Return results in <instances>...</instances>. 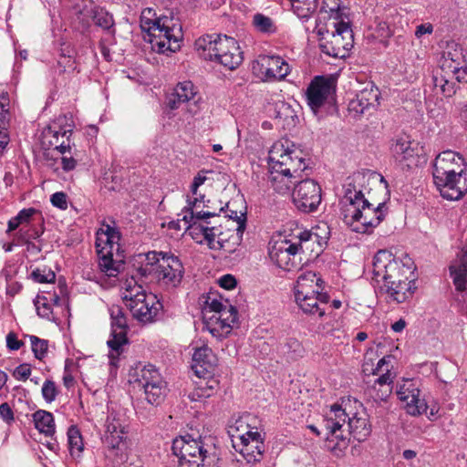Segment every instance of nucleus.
Listing matches in <instances>:
<instances>
[{"instance_id": "f257e3e1", "label": "nucleus", "mask_w": 467, "mask_h": 467, "mask_svg": "<svg viewBox=\"0 0 467 467\" xmlns=\"http://www.w3.org/2000/svg\"><path fill=\"white\" fill-rule=\"evenodd\" d=\"M354 404L355 409L360 410L351 412L348 411L347 405L342 408L335 404L323 420L326 446L337 457L342 456L348 448L350 435L358 441H364L371 434V425L362 404L357 400Z\"/></svg>"}, {"instance_id": "f03ea898", "label": "nucleus", "mask_w": 467, "mask_h": 467, "mask_svg": "<svg viewBox=\"0 0 467 467\" xmlns=\"http://www.w3.org/2000/svg\"><path fill=\"white\" fill-rule=\"evenodd\" d=\"M349 179L351 182L346 185L342 200L344 221L355 232L369 233L384 219L385 204L379 202L374 206L365 199L362 190L357 186L365 182V175L357 173Z\"/></svg>"}, {"instance_id": "7ed1b4c3", "label": "nucleus", "mask_w": 467, "mask_h": 467, "mask_svg": "<svg viewBox=\"0 0 467 467\" xmlns=\"http://www.w3.org/2000/svg\"><path fill=\"white\" fill-rule=\"evenodd\" d=\"M268 182L274 190L281 194L290 191L292 184L302 178V173L308 169L300 150H293L289 141H275L268 152Z\"/></svg>"}, {"instance_id": "20e7f679", "label": "nucleus", "mask_w": 467, "mask_h": 467, "mask_svg": "<svg viewBox=\"0 0 467 467\" xmlns=\"http://www.w3.org/2000/svg\"><path fill=\"white\" fill-rule=\"evenodd\" d=\"M463 166L464 160L452 150H445L435 158L433 182L444 199L459 200L467 191L465 182H462Z\"/></svg>"}, {"instance_id": "39448f33", "label": "nucleus", "mask_w": 467, "mask_h": 467, "mask_svg": "<svg viewBox=\"0 0 467 467\" xmlns=\"http://www.w3.org/2000/svg\"><path fill=\"white\" fill-rule=\"evenodd\" d=\"M140 27L149 36L151 48L160 53H174L181 48L182 27L171 18L159 17L152 8H145L140 15Z\"/></svg>"}, {"instance_id": "423d86ee", "label": "nucleus", "mask_w": 467, "mask_h": 467, "mask_svg": "<svg viewBox=\"0 0 467 467\" xmlns=\"http://www.w3.org/2000/svg\"><path fill=\"white\" fill-rule=\"evenodd\" d=\"M171 450L179 459L178 467H218L219 456L212 437L180 436L173 440Z\"/></svg>"}, {"instance_id": "0eeeda50", "label": "nucleus", "mask_w": 467, "mask_h": 467, "mask_svg": "<svg viewBox=\"0 0 467 467\" xmlns=\"http://www.w3.org/2000/svg\"><path fill=\"white\" fill-rule=\"evenodd\" d=\"M194 47L201 57L217 61L230 70L239 67L243 61L237 41L227 36L206 35L199 37Z\"/></svg>"}, {"instance_id": "6e6552de", "label": "nucleus", "mask_w": 467, "mask_h": 467, "mask_svg": "<svg viewBox=\"0 0 467 467\" xmlns=\"http://www.w3.org/2000/svg\"><path fill=\"white\" fill-rule=\"evenodd\" d=\"M296 238L297 242L286 239L277 241L271 247L269 256L278 267L286 271L298 268L302 254L311 249L310 244H320L319 235L311 231H302Z\"/></svg>"}, {"instance_id": "1a4fd4ad", "label": "nucleus", "mask_w": 467, "mask_h": 467, "mask_svg": "<svg viewBox=\"0 0 467 467\" xmlns=\"http://www.w3.org/2000/svg\"><path fill=\"white\" fill-rule=\"evenodd\" d=\"M202 314L203 329L219 339L226 337L231 333L238 318L234 306L212 296L205 299Z\"/></svg>"}, {"instance_id": "9d476101", "label": "nucleus", "mask_w": 467, "mask_h": 467, "mask_svg": "<svg viewBox=\"0 0 467 467\" xmlns=\"http://www.w3.org/2000/svg\"><path fill=\"white\" fill-rule=\"evenodd\" d=\"M120 234L115 227L103 224L97 232L96 248L99 256V266L109 277H115L124 269V262L115 259L114 251H119Z\"/></svg>"}, {"instance_id": "9b49d317", "label": "nucleus", "mask_w": 467, "mask_h": 467, "mask_svg": "<svg viewBox=\"0 0 467 467\" xmlns=\"http://www.w3.org/2000/svg\"><path fill=\"white\" fill-rule=\"evenodd\" d=\"M146 261L143 275L153 273L159 283L171 287H176L181 284L183 266L177 256L153 251L146 254Z\"/></svg>"}, {"instance_id": "f8f14e48", "label": "nucleus", "mask_w": 467, "mask_h": 467, "mask_svg": "<svg viewBox=\"0 0 467 467\" xmlns=\"http://www.w3.org/2000/svg\"><path fill=\"white\" fill-rule=\"evenodd\" d=\"M373 279L377 283L382 282V289L386 285H395L408 280V274H411L410 267L394 258L393 254L386 250L379 251L373 258Z\"/></svg>"}, {"instance_id": "ddd939ff", "label": "nucleus", "mask_w": 467, "mask_h": 467, "mask_svg": "<svg viewBox=\"0 0 467 467\" xmlns=\"http://www.w3.org/2000/svg\"><path fill=\"white\" fill-rule=\"evenodd\" d=\"M106 430L102 438L107 449L120 460H123L125 453L130 445V440L128 437L129 425L127 420L119 411L111 410L107 417Z\"/></svg>"}, {"instance_id": "4468645a", "label": "nucleus", "mask_w": 467, "mask_h": 467, "mask_svg": "<svg viewBox=\"0 0 467 467\" xmlns=\"http://www.w3.org/2000/svg\"><path fill=\"white\" fill-rule=\"evenodd\" d=\"M135 382L143 389L144 399L149 404L160 405L167 394V384L152 365L144 366L137 372Z\"/></svg>"}, {"instance_id": "2eb2a0df", "label": "nucleus", "mask_w": 467, "mask_h": 467, "mask_svg": "<svg viewBox=\"0 0 467 467\" xmlns=\"http://www.w3.org/2000/svg\"><path fill=\"white\" fill-rule=\"evenodd\" d=\"M252 70L262 81L275 82L285 79L291 67L280 56L260 55L253 62Z\"/></svg>"}, {"instance_id": "dca6fc26", "label": "nucleus", "mask_w": 467, "mask_h": 467, "mask_svg": "<svg viewBox=\"0 0 467 467\" xmlns=\"http://www.w3.org/2000/svg\"><path fill=\"white\" fill-rule=\"evenodd\" d=\"M66 118H58L42 132L41 145L45 150L65 154L70 150L69 137L72 134L70 124L63 125Z\"/></svg>"}, {"instance_id": "f3484780", "label": "nucleus", "mask_w": 467, "mask_h": 467, "mask_svg": "<svg viewBox=\"0 0 467 467\" xmlns=\"http://www.w3.org/2000/svg\"><path fill=\"white\" fill-rule=\"evenodd\" d=\"M399 400L404 404L406 412L411 416L426 413L428 405L420 397V382L416 379H404L397 386Z\"/></svg>"}, {"instance_id": "a211bd4d", "label": "nucleus", "mask_w": 467, "mask_h": 467, "mask_svg": "<svg viewBox=\"0 0 467 467\" xmlns=\"http://www.w3.org/2000/svg\"><path fill=\"white\" fill-rule=\"evenodd\" d=\"M234 435L233 446L249 463L260 462L265 450L264 439L257 431H246Z\"/></svg>"}, {"instance_id": "6ab92c4d", "label": "nucleus", "mask_w": 467, "mask_h": 467, "mask_svg": "<svg viewBox=\"0 0 467 467\" xmlns=\"http://www.w3.org/2000/svg\"><path fill=\"white\" fill-rule=\"evenodd\" d=\"M292 198L298 210L304 213L314 212L321 202V188L314 180L302 177L295 185Z\"/></svg>"}, {"instance_id": "aec40b11", "label": "nucleus", "mask_w": 467, "mask_h": 467, "mask_svg": "<svg viewBox=\"0 0 467 467\" xmlns=\"http://www.w3.org/2000/svg\"><path fill=\"white\" fill-rule=\"evenodd\" d=\"M334 93V80L324 76H317L311 80L306 92L307 105L317 114L332 99Z\"/></svg>"}, {"instance_id": "412c9836", "label": "nucleus", "mask_w": 467, "mask_h": 467, "mask_svg": "<svg viewBox=\"0 0 467 467\" xmlns=\"http://www.w3.org/2000/svg\"><path fill=\"white\" fill-rule=\"evenodd\" d=\"M201 100L197 87L190 80L179 82L172 92L167 96L166 105L171 110L178 109L182 104L194 105Z\"/></svg>"}, {"instance_id": "4be33fe9", "label": "nucleus", "mask_w": 467, "mask_h": 467, "mask_svg": "<svg viewBox=\"0 0 467 467\" xmlns=\"http://www.w3.org/2000/svg\"><path fill=\"white\" fill-rule=\"evenodd\" d=\"M133 317L138 321L147 324L156 321L162 309L161 303L157 299L156 296L149 294L146 298L134 303L129 307Z\"/></svg>"}, {"instance_id": "5701e85b", "label": "nucleus", "mask_w": 467, "mask_h": 467, "mask_svg": "<svg viewBox=\"0 0 467 467\" xmlns=\"http://www.w3.org/2000/svg\"><path fill=\"white\" fill-rule=\"evenodd\" d=\"M295 300L298 307L307 315H317L319 318L323 317L327 312V305L329 296L327 293H311L295 295Z\"/></svg>"}, {"instance_id": "b1692460", "label": "nucleus", "mask_w": 467, "mask_h": 467, "mask_svg": "<svg viewBox=\"0 0 467 467\" xmlns=\"http://www.w3.org/2000/svg\"><path fill=\"white\" fill-rule=\"evenodd\" d=\"M392 356H385L380 358L376 365V375H379L374 381L372 389H376V387L383 388L381 394H377V399L380 400H386L392 392V383L395 378V374L391 372L393 365H391Z\"/></svg>"}, {"instance_id": "393cba45", "label": "nucleus", "mask_w": 467, "mask_h": 467, "mask_svg": "<svg viewBox=\"0 0 467 467\" xmlns=\"http://www.w3.org/2000/svg\"><path fill=\"white\" fill-rule=\"evenodd\" d=\"M217 358L207 346L196 348L192 355V368L198 378L213 374Z\"/></svg>"}, {"instance_id": "a878e982", "label": "nucleus", "mask_w": 467, "mask_h": 467, "mask_svg": "<svg viewBox=\"0 0 467 467\" xmlns=\"http://www.w3.org/2000/svg\"><path fill=\"white\" fill-rule=\"evenodd\" d=\"M192 198H187V206L184 207L182 213L179 214L182 216V221L192 222L194 219H208L210 217L216 216L217 213L214 212L198 210V207H207L206 202L209 201L205 200V196L197 192V195H192Z\"/></svg>"}, {"instance_id": "bb28decb", "label": "nucleus", "mask_w": 467, "mask_h": 467, "mask_svg": "<svg viewBox=\"0 0 467 467\" xmlns=\"http://www.w3.org/2000/svg\"><path fill=\"white\" fill-rule=\"evenodd\" d=\"M391 150L395 159L400 162H407L408 167L418 162L420 148L416 142L400 138L392 145Z\"/></svg>"}, {"instance_id": "cd10ccee", "label": "nucleus", "mask_w": 467, "mask_h": 467, "mask_svg": "<svg viewBox=\"0 0 467 467\" xmlns=\"http://www.w3.org/2000/svg\"><path fill=\"white\" fill-rule=\"evenodd\" d=\"M379 99V92L376 89H363L356 95L348 103V112L354 118L360 117L370 107H374Z\"/></svg>"}, {"instance_id": "c85d7f7f", "label": "nucleus", "mask_w": 467, "mask_h": 467, "mask_svg": "<svg viewBox=\"0 0 467 467\" xmlns=\"http://www.w3.org/2000/svg\"><path fill=\"white\" fill-rule=\"evenodd\" d=\"M219 389V380L213 377V374L199 378L195 382L194 389L189 394L192 401H200L213 396Z\"/></svg>"}, {"instance_id": "c756f323", "label": "nucleus", "mask_w": 467, "mask_h": 467, "mask_svg": "<svg viewBox=\"0 0 467 467\" xmlns=\"http://www.w3.org/2000/svg\"><path fill=\"white\" fill-rule=\"evenodd\" d=\"M323 280L315 272L302 273L296 280L294 288L295 295L318 293L322 289Z\"/></svg>"}, {"instance_id": "7c9ffc66", "label": "nucleus", "mask_w": 467, "mask_h": 467, "mask_svg": "<svg viewBox=\"0 0 467 467\" xmlns=\"http://www.w3.org/2000/svg\"><path fill=\"white\" fill-rule=\"evenodd\" d=\"M464 61L462 49L456 44L448 45L443 51L440 68L442 72H451V68H457L460 64H464Z\"/></svg>"}, {"instance_id": "2f4dec72", "label": "nucleus", "mask_w": 467, "mask_h": 467, "mask_svg": "<svg viewBox=\"0 0 467 467\" xmlns=\"http://www.w3.org/2000/svg\"><path fill=\"white\" fill-rule=\"evenodd\" d=\"M107 344L109 348V364L117 367L119 358L123 352V347L128 344L127 332L111 330L110 338Z\"/></svg>"}, {"instance_id": "473e14b6", "label": "nucleus", "mask_w": 467, "mask_h": 467, "mask_svg": "<svg viewBox=\"0 0 467 467\" xmlns=\"http://www.w3.org/2000/svg\"><path fill=\"white\" fill-rule=\"evenodd\" d=\"M349 43H344V36L331 34V40L320 44L323 53L332 57H344L348 49Z\"/></svg>"}, {"instance_id": "72a5a7b5", "label": "nucleus", "mask_w": 467, "mask_h": 467, "mask_svg": "<svg viewBox=\"0 0 467 467\" xmlns=\"http://www.w3.org/2000/svg\"><path fill=\"white\" fill-rule=\"evenodd\" d=\"M148 295L149 294L145 293L142 286L139 285L134 278H131L126 280L121 296L126 306L130 307L137 302V299L140 298V300H142L146 298Z\"/></svg>"}, {"instance_id": "f704fd0d", "label": "nucleus", "mask_w": 467, "mask_h": 467, "mask_svg": "<svg viewBox=\"0 0 467 467\" xmlns=\"http://www.w3.org/2000/svg\"><path fill=\"white\" fill-rule=\"evenodd\" d=\"M432 82L436 89H439L444 97H451L456 92V80L440 69L432 77Z\"/></svg>"}, {"instance_id": "c9c22d12", "label": "nucleus", "mask_w": 467, "mask_h": 467, "mask_svg": "<svg viewBox=\"0 0 467 467\" xmlns=\"http://www.w3.org/2000/svg\"><path fill=\"white\" fill-rule=\"evenodd\" d=\"M33 420L36 429L46 436H52L55 433V422L52 413L39 410L33 414Z\"/></svg>"}, {"instance_id": "e433bc0d", "label": "nucleus", "mask_w": 467, "mask_h": 467, "mask_svg": "<svg viewBox=\"0 0 467 467\" xmlns=\"http://www.w3.org/2000/svg\"><path fill=\"white\" fill-rule=\"evenodd\" d=\"M410 284L411 281L408 279L395 285H386L385 291L393 301L402 303L413 293Z\"/></svg>"}, {"instance_id": "4c0bfd02", "label": "nucleus", "mask_w": 467, "mask_h": 467, "mask_svg": "<svg viewBox=\"0 0 467 467\" xmlns=\"http://www.w3.org/2000/svg\"><path fill=\"white\" fill-rule=\"evenodd\" d=\"M9 98L7 94L0 96V154L4 152L8 145L9 137L5 132V124L8 121Z\"/></svg>"}, {"instance_id": "58836bf2", "label": "nucleus", "mask_w": 467, "mask_h": 467, "mask_svg": "<svg viewBox=\"0 0 467 467\" xmlns=\"http://www.w3.org/2000/svg\"><path fill=\"white\" fill-rule=\"evenodd\" d=\"M293 12L302 20H308L317 8V0H287Z\"/></svg>"}, {"instance_id": "ea45409f", "label": "nucleus", "mask_w": 467, "mask_h": 467, "mask_svg": "<svg viewBox=\"0 0 467 467\" xmlns=\"http://www.w3.org/2000/svg\"><path fill=\"white\" fill-rule=\"evenodd\" d=\"M450 275L452 278L455 289L463 292L467 289V265L461 261L450 266Z\"/></svg>"}, {"instance_id": "a19ab883", "label": "nucleus", "mask_w": 467, "mask_h": 467, "mask_svg": "<svg viewBox=\"0 0 467 467\" xmlns=\"http://www.w3.org/2000/svg\"><path fill=\"white\" fill-rule=\"evenodd\" d=\"M215 227H208L204 226V232H203V243H206L207 245L211 249L214 250H220L223 249L227 253H232L235 250L234 247H230L228 245V242H225L223 239L220 238L219 240H215L216 233H215Z\"/></svg>"}, {"instance_id": "79ce46f5", "label": "nucleus", "mask_w": 467, "mask_h": 467, "mask_svg": "<svg viewBox=\"0 0 467 467\" xmlns=\"http://www.w3.org/2000/svg\"><path fill=\"white\" fill-rule=\"evenodd\" d=\"M227 209L230 213L227 214V216L230 219H233L236 222L237 227H236V233L235 234L232 235L231 238L234 240L233 244L237 246L240 244L243 234L245 230L246 226V213L243 212H237L230 209V205L227 204Z\"/></svg>"}, {"instance_id": "37998d69", "label": "nucleus", "mask_w": 467, "mask_h": 467, "mask_svg": "<svg viewBox=\"0 0 467 467\" xmlns=\"http://www.w3.org/2000/svg\"><path fill=\"white\" fill-rule=\"evenodd\" d=\"M253 26L262 34L271 35L277 31V26L274 20L261 13H257L253 16Z\"/></svg>"}, {"instance_id": "c03bdc74", "label": "nucleus", "mask_w": 467, "mask_h": 467, "mask_svg": "<svg viewBox=\"0 0 467 467\" xmlns=\"http://www.w3.org/2000/svg\"><path fill=\"white\" fill-rule=\"evenodd\" d=\"M35 213H36V210L34 208L21 210L16 216L8 221L6 233L16 230L20 225L28 224Z\"/></svg>"}, {"instance_id": "a18cd8bd", "label": "nucleus", "mask_w": 467, "mask_h": 467, "mask_svg": "<svg viewBox=\"0 0 467 467\" xmlns=\"http://www.w3.org/2000/svg\"><path fill=\"white\" fill-rule=\"evenodd\" d=\"M111 330L127 332V318L122 308L119 306H113L110 308Z\"/></svg>"}, {"instance_id": "49530a36", "label": "nucleus", "mask_w": 467, "mask_h": 467, "mask_svg": "<svg viewBox=\"0 0 467 467\" xmlns=\"http://www.w3.org/2000/svg\"><path fill=\"white\" fill-rule=\"evenodd\" d=\"M92 17L95 25L103 28L104 30H109L114 26V19L112 15L103 8H96L93 11Z\"/></svg>"}, {"instance_id": "de8ad7c7", "label": "nucleus", "mask_w": 467, "mask_h": 467, "mask_svg": "<svg viewBox=\"0 0 467 467\" xmlns=\"http://www.w3.org/2000/svg\"><path fill=\"white\" fill-rule=\"evenodd\" d=\"M67 437L70 453L81 452L83 451V441L79 431L76 427H70L67 431Z\"/></svg>"}, {"instance_id": "09e8293b", "label": "nucleus", "mask_w": 467, "mask_h": 467, "mask_svg": "<svg viewBox=\"0 0 467 467\" xmlns=\"http://www.w3.org/2000/svg\"><path fill=\"white\" fill-rule=\"evenodd\" d=\"M29 340L31 343V348L35 355V358L42 360L47 352L48 342L46 339H41L36 336H30Z\"/></svg>"}, {"instance_id": "8fccbe9b", "label": "nucleus", "mask_w": 467, "mask_h": 467, "mask_svg": "<svg viewBox=\"0 0 467 467\" xmlns=\"http://www.w3.org/2000/svg\"><path fill=\"white\" fill-rule=\"evenodd\" d=\"M31 276L34 281H36L37 283H41V284L53 283V282H55V279H56L55 273L47 267H43V268L38 267V268L35 269L31 273Z\"/></svg>"}, {"instance_id": "3c124183", "label": "nucleus", "mask_w": 467, "mask_h": 467, "mask_svg": "<svg viewBox=\"0 0 467 467\" xmlns=\"http://www.w3.org/2000/svg\"><path fill=\"white\" fill-rule=\"evenodd\" d=\"M35 306L37 311V315L39 317L47 319L50 318V317L52 316V308L47 296H37L35 300Z\"/></svg>"}, {"instance_id": "603ef678", "label": "nucleus", "mask_w": 467, "mask_h": 467, "mask_svg": "<svg viewBox=\"0 0 467 467\" xmlns=\"http://www.w3.org/2000/svg\"><path fill=\"white\" fill-rule=\"evenodd\" d=\"M199 219H194L192 222H184L186 225V230L189 232V234L199 244H203V232L204 225L198 223Z\"/></svg>"}, {"instance_id": "864d4df0", "label": "nucleus", "mask_w": 467, "mask_h": 467, "mask_svg": "<svg viewBox=\"0 0 467 467\" xmlns=\"http://www.w3.org/2000/svg\"><path fill=\"white\" fill-rule=\"evenodd\" d=\"M249 418V415L242 416L229 427V433L232 437V440L234 439V435L238 436V433H244L246 431L254 430V428H251L248 423Z\"/></svg>"}, {"instance_id": "5fc2aeb1", "label": "nucleus", "mask_w": 467, "mask_h": 467, "mask_svg": "<svg viewBox=\"0 0 467 467\" xmlns=\"http://www.w3.org/2000/svg\"><path fill=\"white\" fill-rule=\"evenodd\" d=\"M284 352L290 355L292 358H296L303 356L304 348L297 339L288 338L284 345Z\"/></svg>"}, {"instance_id": "6e6d98bb", "label": "nucleus", "mask_w": 467, "mask_h": 467, "mask_svg": "<svg viewBox=\"0 0 467 467\" xmlns=\"http://www.w3.org/2000/svg\"><path fill=\"white\" fill-rule=\"evenodd\" d=\"M39 236L40 233L36 228L30 227L26 229L24 226L16 234V238L17 239L18 244H26L31 242L32 239H36Z\"/></svg>"}, {"instance_id": "4d7b16f0", "label": "nucleus", "mask_w": 467, "mask_h": 467, "mask_svg": "<svg viewBox=\"0 0 467 467\" xmlns=\"http://www.w3.org/2000/svg\"><path fill=\"white\" fill-rule=\"evenodd\" d=\"M42 396L43 399L51 403L54 401L58 394V389L57 388L56 383L53 380L47 379L42 386Z\"/></svg>"}, {"instance_id": "13d9d810", "label": "nucleus", "mask_w": 467, "mask_h": 467, "mask_svg": "<svg viewBox=\"0 0 467 467\" xmlns=\"http://www.w3.org/2000/svg\"><path fill=\"white\" fill-rule=\"evenodd\" d=\"M450 74L458 83H467V64H460L457 68H451V72H446Z\"/></svg>"}, {"instance_id": "bf43d9fd", "label": "nucleus", "mask_w": 467, "mask_h": 467, "mask_svg": "<svg viewBox=\"0 0 467 467\" xmlns=\"http://www.w3.org/2000/svg\"><path fill=\"white\" fill-rule=\"evenodd\" d=\"M50 202L55 207L61 210H66L67 208V194L63 192H57L52 194Z\"/></svg>"}, {"instance_id": "052dcab7", "label": "nucleus", "mask_w": 467, "mask_h": 467, "mask_svg": "<svg viewBox=\"0 0 467 467\" xmlns=\"http://www.w3.org/2000/svg\"><path fill=\"white\" fill-rule=\"evenodd\" d=\"M375 31L379 38H388L392 35V30L386 21H377Z\"/></svg>"}, {"instance_id": "680f3d73", "label": "nucleus", "mask_w": 467, "mask_h": 467, "mask_svg": "<svg viewBox=\"0 0 467 467\" xmlns=\"http://www.w3.org/2000/svg\"><path fill=\"white\" fill-rule=\"evenodd\" d=\"M31 374V368L28 364H21L16 368L13 376L18 380H26Z\"/></svg>"}, {"instance_id": "e2e57ef3", "label": "nucleus", "mask_w": 467, "mask_h": 467, "mask_svg": "<svg viewBox=\"0 0 467 467\" xmlns=\"http://www.w3.org/2000/svg\"><path fill=\"white\" fill-rule=\"evenodd\" d=\"M434 27L431 23H423L420 25H418L416 26L414 35L416 38L420 39L426 35H431L433 33Z\"/></svg>"}, {"instance_id": "0e129e2a", "label": "nucleus", "mask_w": 467, "mask_h": 467, "mask_svg": "<svg viewBox=\"0 0 467 467\" xmlns=\"http://www.w3.org/2000/svg\"><path fill=\"white\" fill-rule=\"evenodd\" d=\"M218 284L221 287L230 290L236 286V279L232 275H224L219 278Z\"/></svg>"}, {"instance_id": "69168bd1", "label": "nucleus", "mask_w": 467, "mask_h": 467, "mask_svg": "<svg viewBox=\"0 0 467 467\" xmlns=\"http://www.w3.org/2000/svg\"><path fill=\"white\" fill-rule=\"evenodd\" d=\"M6 346L10 350H18L23 346V342L17 338L15 333L10 332L6 336Z\"/></svg>"}, {"instance_id": "338daca9", "label": "nucleus", "mask_w": 467, "mask_h": 467, "mask_svg": "<svg viewBox=\"0 0 467 467\" xmlns=\"http://www.w3.org/2000/svg\"><path fill=\"white\" fill-rule=\"evenodd\" d=\"M335 27L336 29L334 32H332V34H338L339 36L344 37L345 36H348L349 38L352 37V31L348 23L339 22L335 25Z\"/></svg>"}, {"instance_id": "774afa93", "label": "nucleus", "mask_w": 467, "mask_h": 467, "mask_svg": "<svg viewBox=\"0 0 467 467\" xmlns=\"http://www.w3.org/2000/svg\"><path fill=\"white\" fill-rule=\"evenodd\" d=\"M0 417L5 422L14 420V413L8 403L5 402L0 405Z\"/></svg>"}]
</instances>
